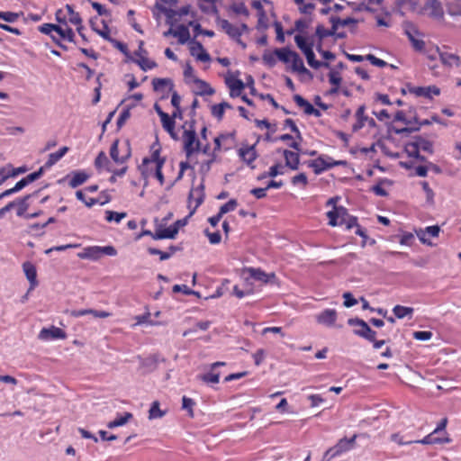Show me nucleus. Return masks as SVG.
I'll list each match as a JSON object with an SVG mask.
<instances>
[{
  "mask_svg": "<svg viewBox=\"0 0 461 461\" xmlns=\"http://www.w3.org/2000/svg\"><path fill=\"white\" fill-rule=\"evenodd\" d=\"M165 411H161L159 408V402L155 401L152 402L150 409L149 411V419L154 420L158 418H162L165 415Z\"/></svg>",
  "mask_w": 461,
  "mask_h": 461,
  "instance_id": "44",
  "label": "nucleus"
},
{
  "mask_svg": "<svg viewBox=\"0 0 461 461\" xmlns=\"http://www.w3.org/2000/svg\"><path fill=\"white\" fill-rule=\"evenodd\" d=\"M230 138V135L228 134H221L219 136H217L216 138H214L213 140V142H214V147L212 150V153H214V154H218V152H220L221 149H222V141L226 140L227 139Z\"/></svg>",
  "mask_w": 461,
  "mask_h": 461,
  "instance_id": "53",
  "label": "nucleus"
},
{
  "mask_svg": "<svg viewBox=\"0 0 461 461\" xmlns=\"http://www.w3.org/2000/svg\"><path fill=\"white\" fill-rule=\"evenodd\" d=\"M224 105H228V103L223 102L219 104H215L212 108V113L214 117L221 119L224 114Z\"/></svg>",
  "mask_w": 461,
  "mask_h": 461,
  "instance_id": "61",
  "label": "nucleus"
},
{
  "mask_svg": "<svg viewBox=\"0 0 461 461\" xmlns=\"http://www.w3.org/2000/svg\"><path fill=\"white\" fill-rule=\"evenodd\" d=\"M232 10L237 14H241L246 17L249 15V12L244 3H238L232 5Z\"/></svg>",
  "mask_w": 461,
  "mask_h": 461,
  "instance_id": "62",
  "label": "nucleus"
},
{
  "mask_svg": "<svg viewBox=\"0 0 461 461\" xmlns=\"http://www.w3.org/2000/svg\"><path fill=\"white\" fill-rule=\"evenodd\" d=\"M226 85L230 88V97L240 96L241 91L245 88V84L241 79L230 77L226 79Z\"/></svg>",
  "mask_w": 461,
  "mask_h": 461,
  "instance_id": "24",
  "label": "nucleus"
},
{
  "mask_svg": "<svg viewBox=\"0 0 461 461\" xmlns=\"http://www.w3.org/2000/svg\"><path fill=\"white\" fill-rule=\"evenodd\" d=\"M329 81L332 86H339L342 78L338 71L332 69L329 73Z\"/></svg>",
  "mask_w": 461,
  "mask_h": 461,
  "instance_id": "63",
  "label": "nucleus"
},
{
  "mask_svg": "<svg viewBox=\"0 0 461 461\" xmlns=\"http://www.w3.org/2000/svg\"><path fill=\"white\" fill-rule=\"evenodd\" d=\"M217 0H198L199 7L205 13H212L216 11Z\"/></svg>",
  "mask_w": 461,
  "mask_h": 461,
  "instance_id": "46",
  "label": "nucleus"
},
{
  "mask_svg": "<svg viewBox=\"0 0 461 461\" xmlns=\"http://www.w3.org/2000/svg\"><path fill=\"white\" fill-rule=\"evenodd\" d=\"M441 63L448 68L453 67H459L461 65V58L448 50V48L444 46L442 49L437 48Z\"/></svg>",
  "mask_w": 461,
  "mask_h": 461,
  "instance_id": "11",
  "label": "nucleus"
},
{
  "mask_svg": "<svg viewBox=\"0 0 461 461\" xmlns=\"http://www.w3.org/2000/svg\"><path fill=\"white\" fill-rule=\"evenodd\" d=\"M221 29L243 49L246 48V44L241 41L240 37L243 33L249 32V27L246 23H240V25H234L226 19H221L218 22Z\"/></svg>",
  "mask_w": 461,
  "mask_h": 461,
  "instance_id": "2",
  "label": "nucleus"
},
{
  "mask_svg": "<svg viewBox=\"0 0 461 461\" xmlns=\"http://www.w3.org/2000/svg\"><path fill=\"white\" fill-rule=\"evenodd\" d=\"M347 162L345 160H334L332 158L327 155L319 156L317 158L310 161L309 167L312 168L316 175H320L322 172L330 169L337 166H345Z\"/></svg>",
  "mask_w": 461,
  "mask_h": 461,
  "instance_id": "4",
  "label": "nucleus"
},
{
  "mask_svg": "<svg viewBox=\"0 0 461 461\" xmlns=\"http://www.w3.org/2000/svg\"><path fill=\"white\" fill-rule=\"evenodd\" d=\"M183 148L187 158H190L201 149V142L193 126L185 129L182 135Z\"/></svg>",
  "mask_w": 461,
  "mask_h": 461,
  "instance_id": "3",
  "label": "nucleus"
},
{
  "mask_svg": "<svg viewBox=\"0 0 461 461\" xmlns=\"http://www.w3.org/2000/svg\"><path fill=\"white\" fill-rule=\"evenodd\" d=\"M190 54L202 62H209L211 60L209 53L204 50L202 43L196 41H193L190 46Z\"/></svg>",
  "mask_w": 461,
  "mask_h": 461,
  "instance_id": "21",
  "label": "nucleus"
},
{
  "mask_svg": "<svg viewBox=\"0 0 461 461\" xmlns=\"http://www.w3.org/2000/svg\"><path fill=\"white\" fill-rule=\"evenodd\" d=\"M305 55V58H306V60H307V63L308 65L314 68V69H318L321 67H325V68H329L330 67V64L327 63V62H321V61H319L315 59V55H314V52L312 50V48L311 50H307V51L305 53H303Z\"/></svg>",
  "mask_w": 461,
  "mask_h": 461,
  "instance_id": "33",
  "label": "nucleus"
},
{
  "mask_svg": "<svg viewBox=\"0 0 461 461\" xmlns=\"http://www.w3.org/2000/svg\"><path fill=\"white\" fill-rule=\"evenodd\" d=\"M294 41L297 47L305 53L307 50H311L313 46L312 42H308L307 39L300 34L295 35Z\"/></svg>",
  "mask_w": 461,
  "mask_h": 461,
  "instance_id": "42",
  "label": "nucleus"
},
{
  "mask_svg": "<svg viewBox=\"0 0 461 461\" xmlns=\"http://www.w3.org/2000/svg\"><path fill=\"white\" fill-rule=\"evenodd\" d=\"M198 378L205 384H218L220 381V373L211 368L210 372L200 375Z\"/></svg>",
  "mask_w": 461,
  "mask_h": 461,
  "instance_id": "38",
  "label": "nucleus"
},
{
  "mask_svg": "<svg viewBox=\"0 0 461 461\" xmlns=\"http://www.w3.org/2000/svg\"><path fill=\"white\" fill-rule=\"evenodd\" d=\"M23 270L26 278L30 282V290L34 289L38 285L37 270L35 266L32 262L26 261L23 264Z\"/></svg>",
  "mask_w": 461,
  "mask_h": 461,
  "instance_id": "23",
  "label": "nucleus"
},
{
  "mask_svg": "<svg viewBox=\"0 0 461 461\" xmlns=\"http://www.w3.org/2000/svg\"><path fill=\"white\" fill-rule=\"evenodd\" d=\"M238 155H239L240 158L244 163L247 164L248 167H249L252 169H254L256 167V166L253 164L254 161L258 158V152H257L255 145H251V146L246 145V146L240 147L238 150Z\"/></svg>",
  "mask_w": 461,
  "mask_h": 461,
  "instance_id": "14",
  "label": "nucleus"
},
{
  "mask_svg": "<svg viewBox=\"0 0 461 461\" xmlns=\"http://www.w3.org/2000/svg\"><path fill=\"white\" fill-rule=\"evenodd\" d=\"M294 53L295 51L288 49H276L275 50V55L284 63H290Z\"/></svg>",
  "mask_w": 461,
  "mask_h": 461,
  "instance_id": "40",
  "label": "nucleus"
},
{
  "mask_svg": "<svg viewBox=\"0 0 461 461\" xmlns=\"http://www.w3.org/2000/svg\"><path fill=\"white\" fill-rule=\"evenodd\" d=\"M30 197H31V195L28 194V195H25L24 197L20 198L15 201L16 202L15 206H17V212H16L17 216L21 217L25 214L26 211L29 208V203L27 201Z\"/></svg>",
  "mask_w": 461,
  "mask_h": 461,
  "instance_id": "41",
  "label": "nucleus"
},
{
  "mask_svg": "<svg viewBox=\"0 0 461 461\" xmlns=\"http://www.w3.org/2000/svg\"><path fill=\"white\" fill-rule=\"evenodd\" d=\"M447 9L451 16L461 15V0H455L447 4Z\"/></svg>",
  "mask_w": 461,
  "mask_h": 461,
  "instance_id": "45",
  "label": "nucleus"
},
{
  "mask_svg": "<svg viewBox=\"0 0 461 461\" xmlns=\"http://www.w3.org/2000/svg\"><path fill=\"white\" fill-rule=\"evenodd\" d=\"M293 185H302L304 188L308 185V179L304 173H300L292 178Z\"/></svg>",
  "mask_w": 461,
  "mask_h": 461,
  "instance_id": "64",
  "label": "nucleus"
},
{
  "mask_svg": "<svg viewBox=\"0 0 461 461\" xmlns=\"http://www.w3.org/2000/svg\"><path fill=\"white\" fill-rule=\"evenodd\" d=\"M237 205V201L235 199H230L220 207L218 212L223 216L225 213L234 211Z\"/></svg>",
  "mask_w": 461,
  "mask_h": 461,
  "instance_id": "52",
  "label": "nucleus"
},
{
  "mask_svg": "<svg viewBox=\"0 0 461 461\" xmlns=\"http://www.w3.org/2000/svg\"><path fill=\"white\" fill-rule=\"evenodd\" d=\"M68 151V147H62L58 151L50 153L49 155L48 160L46 161L45 165L43 166L45 168H50L52 166H54L58 161H59Z\"/></svg>",
  "mask_w": 461,
  "mask_h": 461,
  "instance_id": "32",
  "label": "nucleus"
},
{
  "mask_svg": "<svg viewBox=\"0 0 461 461\" xmlns=\"http://www.w3.org/2000/svg\"><path fill=\"white\" fill-rule=\"evenodd\" d=\"M161 146L158 141H155L149 148V156L143 158L140 166V170L145 177L153 176L160 185L165 183V176L162 173V167L166 162V158L161 156Z\"/></svg>",
  "mask_w": 461,
  "mask_h": 461,
  "instance_id": "1",
  "label": "nucleus"
},
{
  "mask_svg": "<svg viewBox=\"0 0 461 461\" xmlns=\"http://www.w3.org/2000/svg\"><path fill=\"white\" fill-rule=\"evenodd\" d=\"M331 22H332V29L333 30H337L339 25L348 26V25H355L357 23V21L355 19L349 18V17L345 18V19L332 18Z\"/></svg>",
  "mask_w": 461,
  "mask_h": 461,
  "instance_id": "48",
  "label": "nucleus"
},
{
  "mask_svg": "<svg viewBox=\"0 0 461 461\" xmlns=\"http://www.w3.org/2000/svg\"><path fill=\"white\" fill-rule=\"evenodd\" d=\"M290 63L292 64V69L295 72L305 74L309 73V70L304 67L303 61L298 53H294Z\"/></svg>",
  "mask_w": 461,
  "mask_h": 461,
  "instance_id": "36",
  "label": "nucleus"
},
{
  "mask_svg": "<svg viewBox=\"0 0 461 461\" xmlns=\"http://www.w3.org/2000/svg\"><path fill=\"white\" fill-rule=\"evenodd\" d=\"M180 102V95L177 94V92L173 91L171 95V104L175 108V112L173 113L174 117L181 115Z\"/></svg>",
  "mask_w": 461,
  "mask_h": 461,
  "instance_id": "50",
  "label": "nucleus"
},
{
  "mask_svg": "<svg viewBox=\"0 0 461 461\" xmlns=\"http://www.w3.org/2000/svg\"><path fill=\"white\" fill-rule=\"evenodd\" d=\"M336 30L332 28L330 30L326 29L323 25H318L316 28V34L321 40L328 36L334 35Z\"/></svg>",
  "mask_w": 461,
  "mask_h": 461,
  "instance_id": "57",
  "label": "nucleus"
},
{
  "mask_svg": "<svg viewBox=\"0 0 461 461\" xmlns=\"http://www.w3.org/2000/svg\"><path fill=\"white\" fill-rule=\"evenodd\" d=\"M447 418H443L437 425L436 429L433 430V434H438V436H446L448 433L446 431V427L447 425Z\"/></svg>",
  "mask_w": 461,
  "mask_h": 461,
  "instance_id": "56",
  "label": "nucleus"
},
{
  "mask_svg": "<svg viewBox=\"0 0 461 461\" xmlns=\"http://www.w3.org/2000/svg\"><path fill=\"white\" fill-rule=\"evenodd\" d=\"M393 312L398 319H402L407 315H411L413 312V308L402 305H395L393 309Z\"/></svg>",
  "mask_w": 461,
  "mask_h": 461,
  "instance_id": "43",
  "label": "nucleus"
},
{
  "mask_svg": "<svg viewBox=\"0 0 461 461\" xmlns=\"http://www.w3.org/2000/svg\"><path fill=\"white\" fill-rule=\"evenodd\" d=\"M204 234L208 238L210 243L212 245L219 244L221 240V236L220 231L211 232L208 230H205Z\"/></svg>",
  "mask_w": 461,
  "mask_h": 461,
  "instance_id": "59",
  "label": "nucleus"
},
{
  "mask_svg": "<svg viewBox=\"0 0 461 461\" xmlns=\"http://www.w3.org/2000/svg\"><path fill=\"white\" fill-rule=\"evenodd\" d=\"M171 252H166V251H161L158 249H155V248H149L148 249V252L150 254V255H158L159 256V258L160 260H166V259H168L173 252H174V249L171 248Z\"/></svg>",
  "mask_w": 461,
  "mask_h": 461,
  "instance_id": "55",
  "label": "nucleus"
},
{
  "mask_svg": "<svg viewBox=\"0 0 461 461\" xmlns=\"http://www.w3.org/2000/svg\"><path fill=\"white\" fill-rule=\"evenodd\" d=\"M246 271L249 274V276L262 284H268L276 279L275 273H266L261 268L248 267Z\"/></svg>",
  "mask_w": 461,
  "mask_h": 461,
  "instance_id": "18",
  "label": "nucleus"
},
{
  "mask_svg": "<svg viewBox=\"0 0 461 461\" xmlns=\"http://www.w3.org/2000/svg\"><path fill=\"white\" fill-rule=\"evenodd\" d=\"M169 33L176 37L178 39L179 43L181 44H185L190 38V32L188 28L185 25H179L174 31L169 30L167 32L165 33V35L167 36Z\"/></svg>",
  "mask_w": 461,
  "mask_h": 461,
  "instance_id": "27",
  "label": "nucleus"
},
{
  "mask_svg": "<svg viewBox=\"0 0 461 461\" xmlns=\"http://www.w3.org/2000/svg\"><path fill=\"white\" fill-rule=\"evenodd\" d=\"M366 107L365 104L360 105L355 114V122L352 124V131L357 132L361 129L365 127H368L369 129H374L376 127V122L374 118L369 117L366 113Z\"/></svg>",
  "mask_w": 461,
  "mask_h": 461,
  "instance_id": "7",
  "label": "nucleus"
},
{
  "mask_svg": "<svg viewBox=\"0 0 461 461\" xmlns=\"http://www.w3.org/2000/svg\"><path fill=\"white\" fill-rule=\"evenodd\" d=\"M349 216L348 210L342 206H335L333 210L327 212L329 224L332 227L341 226L344 224L347 217Z\"/></svg>",
  "mask_w": 461,
  "mask_h": 461,
  "instance_id": "13",
  "label": "nucleus"
},
{
  "mask_svg": "<svg viewBox=\"0 0 461 461\" xmlns=\"http://www.w3.org/2000/svg\"><path fill=\"white\" fill-rule=\"evenodd\" d=\"M294 100L298 106L303 108V111L306 114L309 112V108H312L313 106L311 103H309L307 100H305L303 96L299 95H295L294 96Z\"/></svg>",
  "mask_w": 461,
  "mask_h": 461,
  "instance_id": "54",
  "label": "nucleus"
},
{
  "mask_svg": "<svg viewBox=\"0 0 461 461\" xmlns=\"http://www.w3.org/2000/svg\"><path fill=\"white\" fill-rule=\"evenodd\" d=\"M316 321L320 324L333 326L337 321V312L334 309H326L316 316Z\"/></svg>",
  "mask_w": 461,
  "mask_h": 461,
  "instance_id": "22",
  "label": "nucleus"
},
{
  "mask_svg": "<svg viewBox=\"0 0 461 461\" xmlns=\"http://www.w3.org/2000/svg\"><path fill=\"white\" fill-rule=\"evenodd\" d=\"M143 71L150 70L157 67V63L151 59H149L146 56H140L133 59Z\"/></svg>",
  "mask_w": 461,
  "mask_h": 461,
  "instance_id": "37",
  "label": "nucleus"
},
{
  "mask_svg": "<svg viewBox=\"0 0 461 461\" xmlns=\"http://www.w3.org/2000/svg\"><path fill=\"white\" fill-rule=\"evenodd\" d=\"M66 14V22H69L74 25H80L82 23V19L78 13L75 12L72 5H66L64 8H61Z\"/></svg>",
  "mask_w": 461,
  "mask_h": 461,
  "instance_id": "30",
  "label": "nucleus"
},
{
  "mask_svg": "<svg viewBox=\"0 0 461 461\" xmlns=\"http://www.w3.org/2000/svg\"><path fill=\"white\" fill-rule=\"evenodd\" d=\"M452 439L449 435L446 436H438V434H433V431L427 436H425L422 439L413 440V443L422 444V445H435V444H447L450 443Z\"/></svg>",
  "mask_w": 461,
  "mask_h": 461,
  "instance_id": "19",
  "label": "nucleus"
},
{
  "mask_svg": "<svg viewBox=\"0 0 461 461\" xmlns=\"http://www.w3.org/2000/svg\"><path fill=\"white\" fill-rule=\"evenodd\" d=\"M88 178V175L83 171L74 172L68 185L71 188H76L83 185Z\"/></svg>",
  "mask_w": 461,
  "mask_h": 461,
  "instance_id": "34",
  "label": "nucleus"
},
{
  "mask_svg": "<svg viewBox=\"0 0 461 461\" xmlns=\"http://www.w3.org/2000/svg\"><path fill=\"white\" fill-rule=\"evenodd\" d=\"M440 232V228L438 225L428 226L425 229L416 230L417 237L421 243L431 246L430 238H436Z\"/></svg>",
  "mask_w": 461,
  "mask_h": 461,
  "instance_id": "15",
  "label": "nucleus"
},
{
  "mask_svg": "<svg viewBox=\"0 0 461 461\" xmlns=\"http://www.w3.org/2000/svg\"><path fill=\"white\" fill-rule=\"evenodd\" d=\"M9 167L10 169L7 171L6 175H5L2 179H0V183H4L7 178L14 177L27 171V167L24 166L19 167H13L12 166Z\"/></svg>",
  "mask_w": 461,
  "mask_h": 461,
  "instance_id": "47",
  "label": "nucleus"
},
{
  "mask_svg": "<svg viewBox=\"0 0 461 461\" xmlns=\"http://www.w3.org/2000/svg\"><path fill=\"white\" fill-rule=\"evenodd\" d=\"M77 257L81 259L98 260L101 258V247L90 246L77 253Z\"/></svg>",
  "mask_w": 461,
  "mask_h": 461,
  "instance_id": "25",
  "label": "nucleus"
},
{
  "mask_svg": "<svg viewBox=\"0 0 461 461\" xmlns=\"http://www.w3.org/2000/svg\"><path fill=\"white\" fill-rule=\"evenodd\" d=\"M66 338V332L62 329L55 326L43 328L39 333V339L41 340L64 339Z\"/></svg>",
  "mask_w": 461,
  "mask_h": 461,
  "instance_id": "16",
  "label": "nucleus"
},
{
  "mask_svg": "<svg viewBox=\"0 0 461 461\" xmlns=\"http://www.w3.org/2000/svg\"><path fill=\"white\" fill-rule=\"evenodd\" d=\"M55 17L59 24H55L53 32H56L60 39L66 40L69 42H74L75 33L66 22V14L64 11L62 9L57 10Z\"/></svg>",
  "mask_w": 461,
  "mask_h": 461,
  "instance_id": "5",
  "label": "nucleus"
},
{
  "mask_svg": "<svg viewBox=\"0 0 461 461\" xmlns=\"http://www.w3.org/2000/svg\"><path fill=\"white\" fill-rule=\"evenodd\" d=\"M175 118L176 117L173 115L170 116L169 114H162V117L160 118L163 129L167 131L173 139H176V135L175 133Z\"/></svg>",
  "mask_w": 461,
  "mask_h": 461,
  "instance_id": "29",
  "label": "nucleus"
},
{
  "mask_svg": "<svg viewBox=\"0 0 461 461\" xmlns=\"http://www.w3.org/2000/svg\"><path fill=\"white\" fill-rule=\"evenodd\" d=\"M366 59L368 60L372 65L378 68H384L387 66V62L375 57L373 54H367L366 56Z\"/></svg>",
  "mask_w": 461,
  "mask_h": 461,
  "instance_id": "60",
  "label": "nucleus"
},
{
  "mask_svg": "<svg viewBox=\"0 0 461 461\" xmlns=\"http://www.w3.org/2000/svg\"><path fill=\"white\" fill-rule=\"evenodd\" d=\"M126 216V212H117L113 211H106L105 212V220L109 222L114 221L115 222L119 223Z\"/></svg>",
  "mask_w": 461,
  "mask_h": 461,
  "instance_id": "51",
  "label": "nucleus"
},
{
  "mask_svg": "<svg viewBox=\"0 0 461 461\" xmlns=\"http://www.w3.org/2000/svg\"><path fill=\"white\" fill-rule=\"evenodd\" d=\"M424 9L429 12L430 17L434 19H443L444 10L441 3L438 0H428L425 3Z\"/></svg>",
  "mask_w": 461,
  "mask_h": 461,
  "instance_id": "20",
  "label": "nucleus"
},
{
  "mask_svg": "<svg viewBox=\"0 0 461 461\" xmlns=\"http://www.w3.org/2000/svg\"><path fill=\"white\" fill-rule=\"evenodd\" d=\"M195 405V402L187 396H183L182 398V408L186 410L188 412V416L190 418L194 417V407Z\"/></svg>",
  "mask_w": 461,
  "mask_h": 461,
  "instance_id": "49",
  "label": "nucleus"
},
{
  "mask_svg": "<svg viewBox=\"0 0 461 461\" xmlns=\"http://www.w3.org/2000/svg\"><path fill=\"white\" fill-rule=\"evenodd\" d=\"M426 151L429 154L433 153V143L432 141L426 140L424 138H417L415 142L410 144L407 147V150L411 156L420 158V160H424L423 157H420V150Z\"/></svg>",
  "mask_w": 461,
  "mask_h": 461,
  "instance_id": "10",
  "label": "nucleus"
},
{
  "mask_svg": "<svg viewBox=\"0 0 461 461\" xmlns=\"http://www.w3.org/2000/svg\"><path fill=\"white\" fill-rule=\"evenodd\" d=\"M118 146H119V140H116L115 141H113V143L111 146L110 156L114 162L123 163L130 157V151H127V153L123 156H119Z\"/></svg>",
  "mask_w": 461,
  "mask_h": 461,
  "instance_id": "35",
  "label": "nucleus"
},
{
  "mask_svg": "<svg viewBox=\"0 0 461 461\" xmlns=\"http://www.w3.org/2000/svg\"><path fill=\"white\" fill-rule=\"evenodd\" d=\"M284 157L285 160V165L293 170L298 168L300 164V156L297 152L291 150H284Z\"/></svg>",
  "mask_w": 461,
  "mask_h": 461,
  "instance_id": "28",
  "label": "nucleus"
},
{
  "mask_svg": "<svg viewBox=\"0 0 461 461\" xmlns=\"http://www.w3.org/2000/svg\"><path fill=\"white\" fill-rule=\"evenodd\" d=\"M357 439V435H354L351 438H343L332 447H330L324 454L323 459L330 461V459L339 456L343 453L353 448Z\"/></svg>",
  "mask_w": 461,
  "mask_h": 461,
  "instance_id": "6",
  "label": "nucleus"
},
{
  "mask_svg": "<svg viewBox=\"0 0 461 461\" xmlns=\"http://www.w3.org/2000/svg\"><path fill=\"white\" fill-rule=\"evenodd\" d=\"M132 417L133 416L131 412H125L122 416L117 417L113 420L110 421L107 424V427L109 429H113L116 427L122 426V425L126 424Z\"/></svg>",
  "mask_w": 461,
  "mask_h": 461,
  "instance_id": "39",
  "label": "nucleus"
},
{
  "mask_svg": "<svg viewBox=\"0 0 461 461\" xmlns=\"http://www.w3.org/2000/svg\"><path fill=\"white\" fill-rule=\"evenodd\" d=\"M91 27L93 31H95L103 39L108 41H111L113 40L110 36V28L104 21H101V27L97 24L96 22L91 21Z\"/></svg>",
  "mask_w": 461,
  "mask_h": 461,
  "instance_id": "31",
  "label": "nucleus"
},
{
  "mask_svg": "<svg viewBox=\"0 0 461 461\" xmlns=\"http://www.w3.org/2000/svg\"><path fill=\"white\" fill-rule=\"evenodd\" d=\"M20 17V14L14 12H1L0 19L7 22V23H14Z\"/></svg>",
  "mask_w": 461,
  "mask_h": 461,
  "instance_id": "58",
  "label": "nucleus"
},
{
  "mask_svg": "<svg viewBox=\"0 0 461 461\" xmlns=\"http://www.w3.org/2000/svg\"><path fill=\"white\" fill-rule=\"evenodd\" d=\"M409 92L416 96H422L428 99H432L433 95H439L440 89L436 86H411Z\"/></svg>",
  "mask_w": 461,
  "mask_h": 461,
  "instance_id": "17",
  "label": "nucleus"
},
{
  "mask_svg": "<svg viewBox=\"0 0 461 461\" xmlns=\"http://www.w3.org/2000/svg\"><path fill=\"white\" fill-rule=\"evenodd\" d=\"M204 196V185L203 183L191 188L187 199V207L190 210V215H193L197 208L203 203Z\"/></svg>",
  "mask_w": 461,
  "mask_h": 461,
  "instance_id": "9",
  "label": "nucleus"
},
{
  "mask_svg": "<svg viewBox=\"0 0 461 461\" xmlns=\"http://www.w3.org/2000/svg\"><path fill=\"white\" fill-rule=\"evenodd\" d=\"M178 232V226L176 224L171 225L167 228L158 229L153 234L154 240L173 239Z\"/></svg>",
  "mask_w": 461,
  "mask_h": 461,
  "instance_id": "26",
  "label": "nucleus"
},
{
  "mask_svg": "<svg viewBox=\"0 0 461 461\" xmlns=\"http://www.w3.org/2000/svg\"><path fill=\"white\" fill-rule=\"evenodd\" d=\"M152 86L153 90L162 98L168 97L169 94L174 91V83L170 78H153Z\"/></svg>",
  "mask_w": 461,
  "mask_h": 461,
  "instance_id": "12",
  "label": "nucleus"
},
{
  "mask_svg": "<svg viewBox=\"0 0 461 461\" xmlns=\"http://www.w3.org/2000/svg\"><path fill=\"white\" fill-rule=\"evenodd\" d=\"M348 324L349 326L354 327L353 332L355 335L361 337L366 340H372L374 339V335H376V332L373 330L368 324L358 318H351L348 319Z\"/></svg>",
  "mask_w": 461,
  "mask_h": 461,
  "instance_id": "8",
  "label": "nucleus"
}]
</instances>
